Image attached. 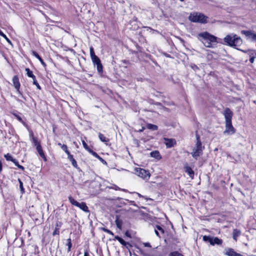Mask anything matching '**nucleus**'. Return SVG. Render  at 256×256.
Returning <instances> with one entry per match:
<instances>
[{"label": "nucleus", "mask_w": 256, "mask_h": 256, "mask_svg": "<svg viewBox=\"0 0 256 256\" xmlns=\"http://www.w3.org/2000/svg\"><path fill=\"white\" fill-rule=\"evenodd\" d=\"M223 114L225 119L226 129L224 134H232L236 132V129L232 125V119L233 116L232 111L228 108H225Z\"/></svg>", "instance_id": "nucleus-1"}, {"label": "nucleus", "mask_w": 256, "mask_h": 256, "mask_svg": "<svg viewBox=\"0 0 256 256\" xmlns=\"http://www.w3.org/2000/svg\"><path fill=\"white\" fill-rule=\"evenodd\" d=\"M224 42L226 45L234 48L241 46L242 44V39L234 34L226 36L224 38Z\"/></svg>", "instance_id": "nucleus-2"}, {"label": "nucleus", "mask_w": 256, "mask_h": 256, "mask_svg": "<svg viewBox=\"0 0 256 256\" xmlns=\"http://www.w3.org/2000/svg\"><path fill=\"white\" fill-rule=\"evenodd\" d=\"M198 36L202 38V42L204 46L207 48L212 47V42H217V38L206 32L200 33L198 34Z\"/></svg>", "instance_id": "nucleus-3"}, {"label": "nucleus", "mask_w": 256, "mask_h": 256, "mask_svg": "<svg viewBox=\"0 0 256 256\" xmlns=\"http://www.w3.org/2000/svg\"><path fill=\"white\" fill-rule=\"evenodd\" d=\"M196 144L195 146L193 148L192 152L191 153V154L196 160H197L198 157L202 154V152L204 148V146H202V144L200 142V136L197 134H196Z\"/></svg>", "instance_id": "nucleus-4"}, {"label": "nucleus", "mask_w": 256, "mask_h": 256, "mask_svg": "<svg viewBox=\"0 0 256 256\" xmlns=\"http://www.w3.org/2000/svg\"><path fill=\"white\" fill-rule=\"evenodd\" d=\"M188 18L192 22L206 23V22L208 17L200 13L194 12L190 14Z\"/></svg>", "instance_id": "nucleus-5"}, {"label": "nucleus", "mask_w": 256, "mask_h": 256, "mask_svg": "<svg viewBox=\"0 0 256 256\" xmlns=\"http://www.w3.org/2000/svg\"><path fill=\"white\" fill-rule=\"evenodd\" d=\"M204 242H210L211 245L214 246V244L220 245L222 243V240L217 237H211L210 236H204L202 238Z\"/></svg>", "instance_id": "nucleus-6"}, {"label": "nucleus", "mask_w": 256, "mask_h": 256, "mask_svg": "<svg viewBox=\"0 0 256 256\" xmlns=\"http://www.w3.org/2000/svg\"><path fill=\"white\" fill-rule=\"evenodd\" d=\"M135 172L138 176L144 180H148L150 176L149 172L142 168H136Z\"/></svg>", "instance_id": "nucleus-7"}, {"label": "nucleus", "mask_w": 256, "mask_h": 256, "mask_svg": "<svg viewBox=\"0 0 256 256\" xmlns=\"http://www.w3.org/2000/svg\"><path fill=\"white\" fill-rule=\"evenodd\" d=\"M242 34H244L247 39L256 42V34L252 32L250 30H242Z\"/></svg>", "instance_id": "nucleus-8"}, {"label": "nucleus", "mask_w": 256, "mask_h": 256, "mask_svg": "<svg viewBox=\"0 0 256 256\" xmlns=\"http://www.w3.org/2000/svg\"><path fill=\"white\" fill-rule=\"evenodd\" d=\"M13 86L14 88L16 89L17 92L20 95H22V93L20 90V84L19 81V78L18 76H14L12 80Z\"/></svg>", "instance_id": "nucleus-9"}, {"label": "nucleus", "mask_w": 256, "mask_h": 256, "mask_svg": "<svg viewBox=\"0 0 256 256\" xmlns=\"http://www.w3.org/2000/svg\"><path fill=\"white\" fill-rule=\"evenodd\" d=\"M90 58L94 64L96 65L97 64L100 62V59L95 54L94 50L92 46L90 48Z\"/></svg>", "instance_id": "nucleus-10"}, {"label": "nucleus", "mask_w": 256, "mask_h": 256, "mask_svg": "<svg viewBox=\"0 0 256 256\" xmlns=\"http://www.w3.org/2000/svg\"><path fill=\"white\" fill-rule=\"evenodd\" d=\"M164 144L167 148H172L176 144V141L174 139L164 138Z\"/></svg>", "instance_id": "nucleus-11"}, {"label": "nucleus", "mask_w": 256, "mask_h": 256, "mask_svg": "<svg viewBox=\"0 0 256 256\" xmlns=\"http://www.w3.org/2000/svg\"><path fill=\"white\" fill-rule=\"evenodd\" d=\"M98 138L100 140L103 142H104L106 144L108 145V142H110V140L106 136H105L103 134L101 133L98 134Z\"/></svg>", "instance_id": "nucleus-12"}, {"label": "nucleus", "mask_w": 256, "mask_h": 256, "mask_svg": "<svg viewBox=\"0 0 256 256\" xmlns=\"http://www.w3.org/2000/svg\"><path fill=\"white\" fill-rule=\"evenodd\" d=\"M184 170L186 172L191 178H193L194 176V172L192 168L189 166H184Z\"/></svg>", "instance_id": "nucleus-13"}, {"label": "nucleus", "mask_w": 256, "mask_h": 256, "mask_svg": "<svg viewBox=\"0 0 256 256\" xmlns=\"http://www.w3.org/2000/svg\"><path fill=\"white\" fill-rule=\"evenodd\" d=\"M241 231L238 229H234L232 232V238L235 240L236 241L238 238L240 236Z\"/></svg>", "instance_id": "nucleus-14"}, {"label": "nucleus", "mask_w": 256, "mask_h": 256, "mask_svg": "<svg viewBox=\"0 0 256 256\" xmlns=\"http://www.w3.org/2000/svg\"><path fill=\"white\" fill-rule=\"evenodd\" d=\"M76 206L80 208L81 210H82L83 211L85 212H88V206L86 205V204L84 202H78V205Z\"/></svg>", "instance_id": "nucleus-15"}, {"label": "nucleus", "mask_w": 256, "mask_h": 256, "mask_svg": "<svg viewBox=\"0 0 256 256\" xmlns=\"http://www.w3.org/2000/svg\"><path fill=\"white\" fill-rule=\"evenodd\" d=\"M61 225H62V223L60 222H58L56 224V227H55L54 230V232L52 233V235L53 236L59 235V234H60V228L61 226Z\"/></svg>", "instance_id": "nucleus-16"}, {"label": "nucleus", "mask_w": 256, "mask_h": 256, "mask_svg": "<svg viewBox=\"0 0 256 256\" xmlns=\"http://www.w3.org/2000/svg\"><path fill=\"white\" fill-rule=\"evenodd\" d=\"M36 149L38 152L40 156L44 159V161L46 160V157L45 156V155L44 154V152H43V150L42 149V148L41 146H38L36 148Z\"/></svg>", "instance_id": "nucleus-17"}, {"label": "nucleus", "mask_w": 256, "mask_h": 256, "mask_svg": "<svg viewBox=\"0 0 256 256\" xmlns=\"http://www.w3.org/2000/svg\"><path fill=\"white\" fill-rule=\"evenodd\" d=\"M150 156L152 157V158H156V160H160L161 158V156H160V154L159 152L158 151V150H155V151H153V152H152L150 153Z\"/></svg>", "instance_id": "nucleus-18"}, {"label": "nucleus", "mask_w": 256, "mask_h": 256, "mask_svg": "<svg viewBox=\"0 0 256 256\" xmlns=\"http://www.w3.org/2000/svg\"><path fill=\"white\" fill-rule=\"evenodd\" d=\"M25 70L26 72V74L28 77L32 78L33 80L36 79V76L33 74L32 72L30 70L29 68H26Z\"/></svg>", "instance_id": "nucleus-19"}, {"label": "nucleus", "mask_w": 256, "mask_h": 256, "mask_svg": "<svg viewBox=\"0 0 256 256\" xmlns=\"http://www.w3.org/2000/svg\"><path fill=\"white\" fill-rule=\"evenodd\" d=\"M31 136L32 137V142L34 145L37 148V146H41L40 142L38 141V140L34 137L32 133L31 134Z\"/></svg>", "instance_id": "nucleus-20"}, {"label": "nucleus", "mask_w": 256, "mask_h": 256, "mask_svg": "<svg viewBox=\"0 0 256 256\" xmlns=\"http://www.w3.org/2000/svg\"><path fill=\"white\" fill-rule=\"evenodd\" d=\"M114 239L118 240L122 245L126 246V242L121 238L118 236H114Z\"/></svg>", "instance_id": "nucleus-21"}, {"label": "nucleus", "mask_w": 256, "mask_h": 256, "mask_svg": "<svg viewBox=\"0 0 256 256\" xmlns=\"http://www.w3.org/2000/svg\"><path fill=\"white\" fill-rule=\"evenodd\" d=\"M146 128L148 129L152 130H157L158 128V126L153 124H148L146 125Z\"/></svg>", "instance_id": "nucleus-22"}, {"label": "nucleus", "mask_w": 256, "mask_h": 256, "mask_svg": "<svg viewBox=\"0 0 256 256\" xmlns=\"http://www.w3.org/2000/svg\"><path fill=\"white\" fill-rule=\"evenodd\" d=\"M116 224L117 226V227L121 230L122 229V220H120L119 218H117L116 220Z\"/></svg>", "instance_id": "nucleus-23"}, {"label": "nucleus", "mask_w": 256, "mask_h": 256, "mask_svg": "<svg viewBox=\"0 0 256 256\" xmlns=\"http://www.w3.org/2000/svg\"><path fill=\"white\" fill-rule=\"evenodd\" d=\"M0 36H2L10 44H12V42L0 30Z\"/></svg>", "instance_id": "nucleus-24"}, {"label": "nucleus", "mask_w": 256, "mask_h": 256, "mask_svg": "<svg viewBox=\"0 0 256 256\" xmlns=\"http://www.w3.org/2000/svg\"><path fill=\"white\" fill-rule=\"evenodd\" d=\"M68 200L73 205L76 206L78 205V202L74 200V198L72 196H68Z\"/></svg>", "instance_id": "nucleus-25"}, {"label": "nucleus", "mask_w": 256, "mask_h": 256, "mask_svg": "<svg viewBox=\"0 0 256 256\" xmlns=\"http://www.w3.org/2000/svg\"><path fill=\"white\" fill-rule=\"evenodd\" d=\"M67 244H66V246H68V252H69L70 251V249H71V248L72 246V240H71V239L70 238H68L67 240Z\"/></svg>", "instance_id": "nucleus-26"}, {"label": "nucleus", "mask_w": 256, "mask_h": 256, "mask_svg": "<svg viewBox=\"0 0 256 256\" xmlns=\"http://www.w3.org/2000/svg\"><path fill=\"white\" fill-rule=\"evenodd\" d=\"M4 157H5L6 159L8 161H11L12 162L13 160H14V158H12V156L9 154H5Z\"/></svg>", "instance_id": "nucleus-27"}, {"label": "nucleus", "mask_w": 256, "mask_h": 256, "mask_svg": "<svg viewBox=\"0 0 256 256\" xmlns=\"http://www.w3.org/2000/svg\"><path fill=\"white\" fill-rule=\"evenodd\" d=\"M96 65L98 72H102V66L101 64V62L97 64Z\"/></svg>", "instance_id": "nucleus-28"}, {"label": "nucleus", "mask_w": 256, "mask_h": 256, "mask_svg": "<svg viewBox=\"0 0 256 256\" xmlns=\"http://www.w3.org/2000/svg\"><path fill=\"white\" fill-rule=\"evenodd\" d=\"M82 144L84 147V148L88 152L90 150V148L88 147L86 143L85 142L84 140H82Z\"/></svg>", "instance_id": "nucleus-29"}, {"label": "nucleus", "mask_w": 256, "mask_h": 256, "mask_svg": "<svg viewBox=\"0 0 256 256\" xmlns=\"http://www.w3.org/2000/svg\"><path fill=\"white\" fill-rule=\"evenodd\" d=\"M61 148L66 154L70 152L68 150V147L66 144H63L62 145Z\"/></svg>", "instance_id": "nucleus-30"}, {"label": "nucleus", "mask_w": 256, "mask_h": 256, "mask_svg": "<svg viewBox=\"0 0 256 256\" xmlns=\"http://www.w3.org/2000/svg\"><path fill=\"white\" fill-rule=\"evenodd\" d=\"M182 256V254H180L178 252H170L168 256Z\"/></svg>", "instance_id": "nucleus-31"}, {"label": "nucleus", "mask_w": 256, "mask_h": 256, "mask_svg": "<svg viewBox=\"0 0 256 256\" xmlns=\"http://www.w3.org/2000/svg\"><path fill=\"white\" fill-rule=\"evenodd\" d=\"M102 230L104 232H106V233H108V234H110V235H112V236L114 235V233L112 231H110V230H108L107 228H102Z\"/></svg>", "instance_id": "nucleus-32"}, {"label": "nucleus", "mask_w": 256, "mask_h": 256, "mask_svg": "<svg viewBox=\"0 0 256 256\" xmlns=\"http://www.w3.org/2000/svg\"><path fill=\"white\" fill-rule=\"evenodd\" d=\"M33 84L35 85L38 90H40L41 88L36 79L33 80Z\"/></svg>", "instance_id": "nucleus-33"}, {"label": "nucleus", "mask_w": 256, "mask_h": 256, "mask_svg": "<svg viewBox=\"0 0 256 256\" xmlns=\"http://www.w3.org/2000/svg\"><path fill=\"white\" fill-rule=\"evenodd\" d=\"M93 156L96 158H98L100 156L98 154L94 152L92 150H90L89 152Z\"/></svg>", "instance_id": "nucleus-34"}, {"label": "nucleus", "mask_w": 256, "mask_h": 256, "mask_svg": "<svg viewBox=\"0 0 256 256\" xmlns=\"http://www.w3.org/2000/svg\"><path fill=\"white\" fill-rule=\"evenodd\" d=\"M156 229L160 231L162 234H164V230L160 226H156Z\"/></svg>", "instance_id": "nucleus-35"}, {"label": "nucleus", "mask_w": 256, "mask_h": 256, "mask_svg": "<svg viewBox=\"0 0 256 256\" xmlns=\"http://www.w3.org/2000/svg\"><path fill=\"white\" fill-rule=\"evenodd\" d=\"M71 162L74 167L75 168H78L77 162L74 159L71 161Z\"/></svg>", "instance_id": "nucleus-36"}, {"label": "nucleus", "mask_w": 256, "mask_h": 256, "mask_svg": "<svg viewBox=\"0 0 256 256\" xmlns=\"http://www.w3.org/2000/svg\"><path fill=\"white\" fill-rule=\"evenodd\" d=\"M68 155V158L71 162L72 161V160H74V158H73V156L70 154V152L68 153L67 154Z\"/></svg>", "instance_id": "nucleus-37"}, {"label": "nucleus", "mask_w": 256, "mask_h": 256, "mask_svg": "<svg viewBox=\"0 0 256 256\" xmlns=\"http://www.w3.org/2000/svg\"><path fill=\"white\" fill-rule=\"evenodd\" d=\"M32 54L35 57H36L37 58L40 56L38 54L35 52V51H32Z\"/></svg>", "instance_id": "nucleus-38"}, {"label": "nucleus", "mask_w": 256, "mask_h": 256, "mask_svg": "<svg viewBox=\"0 0 256 256\" xmlns=\"http://www.w3.org/2000/svg\"><path fill=\"white\" fill-rule=\"evenodd\" d=\"M98 159L104 164H106V162L100 156H99Z\"/></svg>", "instance_id": "nucleus-39"}, {"label": "nucleus", "mask_w": 256, "mask_h": 256, "mask_svg": "<svg viewBox=\"0 0 256 256\" xmlns=\"http://www.w3.org/2000/svg\"><path fill=\"white\" fill-rule=\"evenodd\" d=\"M144 246L146 247H149V248H151V246H150V244L148 242H146V243H144Z\"/></svg>", "instance_id": "nucleus-40"}, {"label": "nucleus", "mask_w": 256, "mask_h": 256, "mask_svg": "<svg viewBox=\"0 0 256 256\" xmlns=\"http://www.w3.org/2000/svg\"><path fill=\"white\" fill-rule=\"evenodd\" d=\"M14 164H15V166H18L19 165V164H18V162L17 160H16V159H14L13 162Z\"/></svg>", "instance_id": "nucleus-41"}, {"label": "nucleus", "mask_w": 256, "mask_h": 256, "mask_svg": "<svg viewBox=\"0 0 256 256\" xmlns=\"http://www.w3.org/2000/svg\"><path fill=\"white\" fill-rule=\"evenodd\" d=\"M17 167H18V168H20V169L22 170H24V167L23 166H22L20 165V164H19L18 166H17Z\"/></svg>", "instance_id": "nucleus-42"}, {"label": "nucleus", "mask_w": 256, "mask_h": 256, "mask_svg": "<svg viewBox=\"0 0 256 256\" xmlns=\"http://www.w3.org/2000/svg\"><path fill=\"white\" fill-rule=\"evenodd\" d=\"M254 56H251L250 59V61L251 63H253L254 62Z\"/></svg>", "instance_id": "nucleus-43"}, {"label": "nucleus", "mask_w": 256, "mask_h": 256, "mask_svg": "<svg viewBox=\"0 0 256 256\" xmlns=\"http://www.w3.org/2000/svg\"><path fill=\"white\" fill-rule=\"evenodd\" d=\"M154 232H155V233H156V235L160 237L159 232H158V230L156 229L155 228Z\"/></svg>", "instance_id": "nucleus-44"}, {"label": "nucleus", "mask_w": 256, "mask_h": 256, "mask_svg": "<svg viewBox=\"0 0 256 256\" xmlns=\"http://www.w3.org/2000/svg\"><path fill=\"white\" fill-rule=\"evenodd\" d=\"M40 62H41V64H42L44 66H46V63L44 62V60H42V59L40 60Z\"/></svg>", "instance_id": "nucleus-45"}, {"label": "nucleus", "mask_w": 256, "mask_h": 256, "mask_svg": "<svg viewBox=\"0 0 256 256\" xmlns=\"http://www.w3.org/2000/svg\"><path fill=\"white\" fill-rule=\"evenodd\" d=\"M89 256V254H88V251L86 250L84 252V256Z\"/></svg>", "instance_id": "nucleus-46"}, {"label": "nucleus", "mask_w": 256, "mask_h": 256, "mask_svg": "<svg viewBox=\"0 0 256 256\" xmlns=\"http://www.w3.org/2000/svg\"><path fill=\"white\" fill-rule=\"evenodd\" d=\"M192 68H194V70H198V67L196 65H194V66H192Z\"/></svg>", "instance_id": "nucleus-47"}, {"label": "nucleus", "mask_w": 256, "mask_h": 256, "mask_svg": "<svg viewBox=\"0 0 256 256\" xmlns=\"http://www.w3.org/2000/svg\"><path fill=\"white\" fill-rule=\"evenodd\" d=\"M2 170V163L1 161L0 160V172Z\"/></svg>", "instance_id": "nucleus-48"}, {"label": "nucleus", "mask_w": 256, "mask_h": 256, "mask_svg": "<svg viewBox=\"0 0 256 256\" xmlns=\"http://www.w3.org/2000/svg\"><path fill=\"white\" fill-rule=\"evenodd\" d=\"M19 182H20V187L22 189V183L20 181V180H19Z\"/></svg>", "instance_id": "nucleus-49"}, {"label": "nucleus", "mask_w": 256, "mask_h": 256, "mask_svg": "<svg viewBox=\"0 0 256 256\" xmlns=\"http://www.w3.org/2000/svg\"><path fill=\"white\" fill-rule=\"evenodd\" d=\"M144 130V128L142 127L141 130H140L138 132H142Z\"/></svg>", "instance_id": "nucleus-50"}, {"label": "nucleus", "mask_w": 256, "mask_h": 256, "mask_svg": "<svg viewBox=\"0 0 256 256\" xmlns=\"http://www.w3.org/2000/svg\"><path fill=\"white\" fill-rule=\"evenodd\" d=\"M136 194H137L138 196H140V197H142V196L139 193H136Z\"/></svg>", "instance_id": "nucleus-51"}, {"label": "nucleus", "mask_w": 256, "mask_h": 256, "mask_svg": "<svg viewBox=\"0 0 256 256\" xmlns=\"http://www.w3.org/2000/svg\"><path fill=\"white\" fill-rule=\"evenodd\" d=\"M38 59L40 61V60H42V58H41V57L40 56L38 58Z\"/></svg>", "instance_id": "nucleus-52"}, {"label": "nucleus", "mask_w": 256, "mask_h": 256, "mask_svg": "<svg viewBox=\"0 0 256 256\" xmlns=\"http://www.w3.org/2000/svg\"><path fill=\"white\" fill-rule=\"evenodd\" d=\"M58 145L59 146H60V147H62V144L61 143H58Z\"/></svg>", "instance_id": "nucleus-53"}, {"label": "nucleus", "mask_w": 256, "mask_h": 256, "mask_svg": "<svg viewBox=\"0 0 256 256\" xmlns=\"http://www.w3.org/2000/svg\"><path fill=\"white\" fill-rule=\"evenodd\" d=\"M18 120H20H20H22V118H20V117H18Z\"/></svg>", "instance_id": "nucleus-54"}, {"label": "nucleus", "mask_w": 256, "mask_h": 256, "mask_svg": "<svg viewBox=\"0 0 256 256\" xmlns=\"http://www.w3.org/2000/svg\"><path fill=\"white\" fill-rule=\"evenodd\" d=\"M126 236H128V232H126Z\"/></svg>", "instance_id": "nucleus-55"}, {"label": "nucleus", "mask_w": 256, "mask_h": 256, "mask_svg": "<svg viewBox=\"0 0 256 256\" xmlns=\"http://www.w3.org/2000/svg\"><path fill=\"white\" fill-rule=\"evenodd\" d=\"M180 2H184V0H180Z\"/></svg>", "instance_id": "nucleus-56"}, {"label": "nucleus", "mask_w": 256, "mask_h": 256, "mask_svg": "<svg viewBox=\"0 0 256 256\" xmlns=\"http://www.w3.org/2000/svg\"><path fill=\"white\" fill-rule=\"evenodd\" d=\"M184 256L182 254V256Z\"/></svg>", "instance_id": "nucleus-57"}]
</instances>
